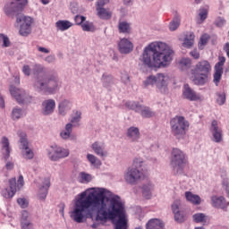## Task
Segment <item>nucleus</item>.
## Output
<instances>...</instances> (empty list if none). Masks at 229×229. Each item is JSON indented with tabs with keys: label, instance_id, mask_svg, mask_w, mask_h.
<instances>
[{
	"label": "nucleus",
	"instance_id": "obj_15",
	"mask_svg": "<svg viewBox=\"0 0 229 229\" xmlns=\"http://www.w3.org/2000/svg\"><path fill=\"white\" fill-rule=\"evenodd\" d=\"M225 62H226V58L225 56L219 57V62L215 65L213 81L216 87L219 85L221 78L223 77V65H225Z\"/></svg>",
	"mask_w": 229,
	"mask_h": 229
},
{
	"label": "nucleus",
	"instance_id": "obj_16",
	"mask_svg": "<svg viewBox=\"0 0 229 229\" xmlns=\"http://www.w3.org/2000/svg\"><path fill=\"white\" fill-rule=\"evenodd\" d=\"M38 187L39 199H46V198H47V191H49V187H51V181L49 178L40 179V182H38Z\"/></svg>",
	"mask_w": 229,
	"mask_h": 229
},
{
	"label": "nucleus",
	"instance_id": "obj_63",
	"mask_svg": "<svg viewBox=\"0 0 229 229\" xmlns=\"http://www.w3.org/2000/svg\"><path fill=\"white\" fill-rule=\"evenodd\" d=\"M5 167L8 171H12V169H13V163L12 162H7L6 165H5Z\"/></svg>",
	"mask_w": 229,
	"mask_h": 229
},
{
	"label": "nucleus",
	"instance_id": "obj_18",
	"mask_svg": "<svg viewBox=\"0 0 229 229\" xmlns=\"http://www.w3.org/2000/svg\"><path fill=\"white\" fill-rule=\"evenodd\" d=\"M56 108V102L54 99H47L42 102L41 114L43 115H51Z\"/></svg>",
	"mask_w": 229,
	"mask_h": 229
},
{
	"label": "nucleus",
	"instance_id": "obj_45",
	"mask_svg": "<svg viewBox=\"0 0 229 229\" xmlns=\"http://www.w3.org/2000/svg\"><path fill=\"white\" fill-rule=\"evenodd\" d=\"M87 158L92 165H96L97 162H98V164L101 165V161H99V159H98V157H96V156H94L92 154H88Z\"/></svg>",
	"mask_w": 229,
	"mask_h": 229
},
{
	"label": "nucleus",
	"instance_id": "obj_61",
	"mask_svg": "<svg viewBox=\"0 0 229 229\" xmlns=\"http://www.w3.org/2000/svg\"><path fill=\"white\" fill-rule=\"evenodd\" d=\"M21 229H33V224L32 223L22 224Z\"/></svg>",
	"mask_w": 229,
	"mask_h": 229
},
{
	"label": "nucleus",
	"instance_id": "obj_22",
	"mask_svg": "<svg viewBox=\"0 0 229 229\" xmlns=\"http://www.w3.org/2000/svg\"><path fill=\"white\" fill-rule=\"evenodd\" d=\"M1 145L2 155L4 160H8L10 158V153L12 152V148H10V140H8V138L4 136L1 140Z\"/></svg>",
	"mask_w": 229,
	"mask_h": 229
},
{
	"label": "nucleus",
	"instance_id": "obj_31",
	"mask_svg": "<svg viewBox=\"0 0 229 229\" xmlns=\"http://www.w3.org/2000/svg\"><path fill=\"white\" fill-rule=\"evenodd\" d=\"M199 19L197 20V24H203L205 22L207 17H208V9L203 7L200 8L199 11Z\"/></svg>",
	"mask_w": 229,
	"mask_h": 229
},
{
	"label": "nucleus",
	"instance_id": "obj_29",
	"mask_svg": "<svg viewBox=\"0 0 229 229\" xmlns=\"http://www.w3.org/2000/svg\"><path fill=\"white\" fill-rule=\"evenodd\" d=\"M153 191V184L147 182L142 185L141 192L145 199H151V191Z\"/></svg>",
	"mask_w": 229,
	"mask_h": 229
},
{
	"label": "nucleus",
	"instance_id": "obj_14",
	"mask_svg": "<svg viewBox=\"0 0 229 229\" xmlns=\"http://www.w3.org/2000/svg\"><path fill=\"white\" fill-rule=\"evenodd\" d=\"M48 157L50 160L56 162L60 158L69 157V149L58 147V145H53L48 149Z\"/></svg>",
	"mask_w": 229,
	"mask_h": 229
},
{
	"label": "nucleus",
	"instance_id": "obj_1",
	"mask_svg": "<svg viewBox=\"0 0 229 229\" xmlns=\"http://www.w3.org/2000/svg\"><path fill=\"white\" fill-rule=\"evenodd\" d=\"M70 217L79 224L85 223L88 219L106 222L118 217L114 222V229H128L124 202L121 197L103 188L89 194L87 191L81 193L73 210L70 212Z\"/></svg>",
	"mask_w": 229,
	"mask_h": 229
},
{
	"label": "nucleus",
	"instance_id": "obj_60",
	"mask_svg": "<svg viewBox=\"0 0 229 229\" xmlns=\"http://www.w3.org/2000/svg\"><path fill=\"white\" fill-rule=\"evenodd\" d=\"M56 58L55 57V55H48L45 59V61H47V64H53Z\"/></svg>",
	"mask_w": 229,
	"mask_h": 229
},
{
	"label": "nucleus",
	"instance_id": "obj_25",
	"mask_svg": "<svg viewBox=\"0 0 229 229\" xmlns=\"http://www.w3.org/2000/svg\"><path fill=\"white\" fill-rule=\"evenodd\" d=\"M91 148L98 157H106L108 155V152L105 150V143L96 141L92 144Z\"/></svg>",
	"mask_w": 229,
	"mask_h": 229
},
{
	"label": "nucleus",
	"instance_id": "obj_4",
	"mask_svg": "<svg viewBox=\"0 0 229 229\" xmlns=\"http://www.w3.org/2000/svg\"><path fill=\"white\" fill-rule=\"evenodd\" d=\"M123 180L128 185H139L144 180V161L135 158L132 166L124 171Z\"/></svg>",
	"mask_w": 229,
	"mask_h": 229
},
{
	"label": "nucleus",
	"instance_id": "obj_55",
	"mask_svg": "<svg viewBox=\"0 0 229 229\" xmlns=\"http://www.w3.org/2000/svg\"><path fill=\"white\" fill-rule=\"evenodd\" d=\"M222 185L224 187V189H225V192L227 194V196L229 197V182H228V179H224L222 182Z\"/></svg>",
	"mask_w": 229,
	"mask_h": 229
},
{
	"label": "nucleus",
	"instance_id": "obj_51",
	"mask_svg": "<svg viewBox=\"0 0 229 229\" xmlns=\"http://www.w3.org/2000/svg\"><path fill=\"white\" fill-rule=\"evenodd\" d=\"M81 120V112L76 111L75 115L72 117L71 123L74 124V123H78Z\"/></svg>",
	"mask_w": 229,
	"mask_h": 229
},
{
	"label": "nucleus",
	"instance_id": "obj_64",
	"mask_svg": "<svg viewBox=\"0 0 229 229\" xmlns=\"http://www.w3.org/2000/svg\"><path fill=\"white\" fill-rule=\"evenodd\" d=\"M224 51L226 53L227 57L229 58V43H225L224 46Z\"/></svg>",
	"mask_w": 229,
	"mask_h": 229
},
{
	"label": "nucleus",
	"instance_id": "obj_37",
	"mask_svg": "<svg viewBox=\"0 0 229 229\" xmlns=\"http://www.w3.org/2000/svg\"><path fill=\"white\" fill-rule=\"evenodd\" d=\"M98 15L100 19H110L112 13L106 11L105 8H97Z\"/></svg>",
	"mask_w": 229,
	"mask_h": 229
},
{
	"label": "nucleus",
	"instance_id": "obj_23",
	"mask_svg": "<svg viewBox=\"0 0 229 229\" xmlns=\"http://www.w3.org/2000/svg\"><path fill=\"white\" fill-rule=\"evenodd\" d=\"M126 135L131 142H139V139H140V131L138 127L132 126L127 130Z\"/></svg>",
	"mask_w": 229,
	"mask_h": 229
},
{
	"label": "nucleus",
	"instance_id": "obj_28",
	"mask_svg": "<svg viewBox=\"0 0 229 229\" xmlns=\"http://www.w3.org/2000/svg\"><path fill=\"white\" fill-rule=\"evenodd\" d=\"M185 198L187 201H190V203H192V205H200L201 204V197L199 195H196L191 191L185 192Z\"/></svg>",
	"mask_w": 229,
	"mask_h": 229
},
{
	"label": "nucleus",
	"instance_id": "obj_19",
	"mask_svg": "<svg viewBox=\"0 0 229 229\" xmlns=\"http://www.w3.org/2000/svg\"><path fill=\"white\" fill-rule=\"evenodd\" d=\"M182 96L184 99H188V101H199V99H200L198 93H196V91H194V89H192L189 84H184Z\"/></svg>",
	"mask_w": 229,
	"mask_h": 229
},
{
	"label": "nucleus",
	"instance_id": "obj_13",
	"mask_svg": "<svg viewBox=\"0 0 229 229\" xmlns=\"http://www.w3.org/2000/svg\"><path fill=\"white\" fill-rule=\"evenodd\" d=\"M18 135L20 137V144L22 157L27 160H31V158L35 157V154L33 153V150L30 148V142L28 141L26 132L19 131Z\"/></svg>",
	"mask_w": 229,
	"mask_h": 229
},
{
	"label": "nucleus",
	"instance_id": "obj_12",
	"mask_svg": "<svg viewBox=\"0 0 229 229\" xmlns=\"http://www.w3.org/2000/svg\"><path fill=\"white\" fill-rule=\"evenodd\" d=\"M10 92L19 105H30V103H33V97L26 93L22 89L11 86Z\"/></svg>",
	"mask_w": 229,
	"mask_h": 229
},
{
	"label": "nucleus",
	"instance_id": "obj_30",
	"mask_svg": "<svg viewBox=\"0 0 229 229\" xmlns=\"http://www.w3.org/2000/svg\"><path fill=\"white\" fill-rule=\"evenodd\" d=\"M195 38L196 36L194 35V32L187 33L182 43L183 47H187L188 49H190V47H192V46H194Z\"/></svg>",
	"mask_w": 229,
	"mask_h": 229
},
{
	"label": "nucleus",
	"instance_id": "obj_26",
	"mask_svg": "<svg viewBox=\"0 0 229 229\" xmlns=\"http://www.w3.org/2000/svg\"><path fill=\"white\" fill-rule=\"evenodd\" d=\"M164 222L158 218H152L146 224V229H164Z\"/></svg>",
	"mask_w": 229,
	"mask_h": 229
},
{
	"label": "nucleus",
	"instance_id": "obj_49",
	"mask_svg": "<svg viewBox=\"0 0 229 229\" xmlns=\"http://www.w3.org/2000/svg\"><path fill=\"white\" fill-rule=\"evenodd\" d=\"M74 21L78 26H81V24H83V22H85V21H87V17L77 14L74 17Z\"/></svg>",
	"mask_w": 229,
	"mask_h": 229
},
{
	"label": "nucleus",
	"instance_id": "obj_9",
	"mask_svg": "<svg viewBox=\"0 0 229 229\" xmlns=\"http://www.w3.org/2000/svg\"><path fill=\"white\" fill-rule=\"evenodd\" d=\"M125 106L130 110L140 114L141 117L144 119H150V117H155V111H153L149 106L140 105L139 102H126Z\"/></svg>",
	"mask_w": 229,
	"mask_h": 229
},
{
	"label": "nucleus",
	"instance_id": "obj_7",
	"mask_svg": "<svg viewBox=\"0 0 229 229\" xmlns=\"http://www.w3.org/2000/svg\"><path fill=\"white\" fill-rule=\"evenodd\" d=\"M145 85H155L158 92H161V94H167V91L169 90V75L165 73L150 75L145 81Z\"/></svg>",
	"mask_w": 229,
	"mask_h": 229
},
{
	"label": "nucleus",
	"instance_id": "obj_54",
	"mask_svg": "<svg viewBox=\"0 0 229 229\" xmlns=\"http://www.w3.org/2000/svg\"><path fill=\"white\" fill-rule=\"evenodd\" d=\"M22 72L25 74V76H30L31 74V69L30 68V65L25 64L22 67Z\"/></svg>",
	"mask_w": 229,
	"mask_h": 229
},
{
	"label": "nucleus",
	"instance_id": "obj_24",
	"mask_svg": "<svg viewBox=\"0 0 229 229\" xmlns=\"http://www.w3.org/2000/svg\"><path fill=\"white\" fill-rule=\"evenodd\" d=\"M211 203L216 208H223V210L228 207V202H226L225 197L213 196L211 197Z\"/></svg>",
	"mask_w": 229,
	"mask_h": 229
},
{
	"label": "nucleus",
	"instance_id": "obj_5",
	"mask_svg": "<svg viewBox=\"0 0 229 229\" xmlns=\"http://www.w3.org/2000/svg\"><path fill=\"white\" fill-rule=\"evenodd\" d=\"M210 71H212V66L208 61L198 62L195 68L191 70V74L193 75L194 85H207L208 83V76H210Z\"/></svg>",
	"mask_w": 229,
	"mask_h": 229
},
{
	"label": "nucleus",
	"instance_id": "obj_35",
	"mask_svg": "<svg viewBox=\"0 0 229 229\" xmlns=\"http://www.w3.org/2000/svg\"><path fill=\"white\" fill-rule=\"evenodd\" d=\"M191 65H192V62L189 58H182L179 62V67L182 71H187V69H191Z\"/></svg>",
	"mask_w": 229,
	"mask_h": 229
},
{
	"label": "nucleus",
	"instance_id": "obj_43",
	"mask_svg": "<svg viewBox=\"0 0 229 229\" xmlns=\"http://www.w3.org/2000/svg\"><path fill=\"white\" fill-rule=\"evenodd\" d=\"M216 103L217 105L223 106L224 103H226V95L225 93H217L216 94Z\"/></svg>",
	"mask_w": 229,
	"mask_h": 229
},
{
	"label": "nucleus",
	"instance_id": "obj_32",
	"mask_svg": "<svg viewBox=\"0 0 229 229\" xmlns=\"http://www.w3.org/2000/svg\"><path fill=\"white\" fill-rule=\"evenodd\" d=\"M180 22H181L180 15L175 14L173 21L169 24L170 31H176V30L180 28Z\"/></svg>",
	"mask_w": 229,
	"mask_h": 229
},
{
	"label": "nucleus",
	"instance_id": "obj_42",
	"mask_svg": "<svg viewBox=\"0 0 229 229\" xmlns=\"http://www.w3.org/2000/svg\"><path fill=\"white\" fill-rule=\"evenodd\" d=\"M81 178L82 183H89V182H92V175L85 172L81 173Z\"/></svg>",
	"mask_w": 229,
	"mask_h": 229
},
{
	"label": "nucleus",
	"instance_id": "obj_62",
	"mask_svg": "<svg viewBox=\"0 0 229 229\" xmlns=\"http://www.w3.org/2000/svg\"><path fill=\"white\" fill-rule=\"evenodd\" d=\"M38 51L40 53H45L46 55H49V49L43 47H38Z\"/></svg>",
	"mask_w": 229,
	"mask_h": 229
},
{
	"label": "nucleus",
	"instance_id": "obj_2",
	"mask_svg": "<svg viewBox=\"0 0 229 229\" xmlns=\"http://www.w3.org/2000/svg\"><path fill=\"white\" fill-rule=\"evenodd\" d=\"M174 51L164 42H154L145 47L140 62L148 69L167 67L171 65Z\"/></svg>",
	"mask_w": 229,
	"mask_h": 229
},
{
	"label": "nucleus",
	"instance_id": "obj_8",
	"mask_svg": "<svg viewBox=\"0 0 229 229\" xmlns=\"http://www.w3.org/2000/svg\"><path fill=\"white\" fill-rule=\"evenodd\" d=\"M185 165V154L180 148L172 150L170 165L175 174L183 173V165Z\"/></svg>",
	"mask_w": 229,
	"mask_h": 229
},
{
	"label": "nucleus",
	"instance_id": "obj_41",
	"mask_svg": "<svg viewBox=\"0 0 229 229\" xmlns=\"http://www.w3.org/2000/svg\"><path fill=\"white\" fill-rule=\"evenodd\" d=\"M102 81L104 87H110V85L114 83V79L112 78V75L104 74L102 77Z\"/></svg>",
	"mask_w": 229,
	"mask_h": 229
},
{
	"label": "nucleus",
	"instance_id": "obj_17",
	"mask_svg": "<svg viewBox=\"0 0 229 229\" xmlns=\"http://www.w3.org/2000/svg\"><path fill=\"white\" fill-rule=\"evenodd\" d=\"M118 50L122 55H129L133 51V43L128 38H122L118 42Z\"/></svg>",
	"mask_w": 229,
	"mask_h": 229
},
{
	"label": "nucleus",
	"instance_id": "obj_33",
	"mask_svg": "<svg viewBox=\"0 0 229 229\" xmlns=\"http://www.w3.org/2000/svg\"><path fill=\"white\" fill-rule=\"evenodd\" d=\"M55 26L60 31H65V30L72 28V24L69 21H56Z\"/></svg>",
	"mask_w": 229,
	"mask_h": 229
},
{
	"label": "nucleus",
	"instance_id": "obj_11",
	"mask_svg": "<svg viewBox=\"0 0 229 229\" xmlns=\"http://www.w3.org/2000/svg\"><path fill=\"white\" fill-rule=\"evenodd\" d=\"M26 4H28V0H12V2L7 3L4 5V13L8 17H11V15H15V13L22 12V10L26 8Z\"/></svg>",
	"mask_w": 229,
	"mask_h": 229
},
{
	"label": "nucleus",
	"instance_id": "obj_59",
	"mask_svg": "<svg viewBox=\"0 0 229 229\" xmlns=\"http://www.w3.org/2000/svg\"><path fill=\"white\" fill-rule=\"evenodd\" d=\"M191 56H192L193 58H195V60L199 59V52H198V50H193L190 53Z\"/></svg>",
	"mask_w": 229,
	"mask_h": 229
},
{
	"label": "nucleus",
	"instance_id": "obj_47",
	"mask_svg": "<svg viewBox=\"0 0 229 229\" xmlns=\"http://www.w3.org/2000/svg\"><path fill=\"white\" fill-rule=\"evenodd\" d=\"M174 220L177 223H183L185 221V216H183V213H181L180 211L177 213H174Z\"/></svg>",
	"mask_w": 229,
	"mask_h": 229
},
{
	"label": "nucleus",
	"instance_id": "obj_39",
	"mask_svg": "<svg viewBox=\"0 0 229 229\" xmlns=\"http://www.w3.org/2000/svg\"><path fill=\"white\" fill-rule=\"evenodd\" d=\"M120 33H129L131 27L130 24L126 21H122L118 25Z\"/></svg>",
	"mask_w": 229,
	"mask_h": 229
},
{
	"label": "nucleus",
	"instance_id": "obj_6",
	"mask_svg": "<svg viewBox=\"0 0 229 229\" xmlns=\"http://www.w3.org/2000/svg\"><path fill=\"white\" fill-rule=\"evenodd\" d=\"M189 121H187L183 116L176 115L170 120L172 135L176 137V139L185 137V135H187V131H189Z\"/></svg>",
	"mask_w": 229,
	"mask_h": 229
},
{
	"label": "nucleus",
	"instance_id": "obj_56",
	"mask_svg": "<svg viewBox=\"0 0 229 229\" xmlns=\"http://www.w3.org/2000/svg\"><path fill=\"white\" fill-rule=\"evenodd\" d=\"M207 42H208V35L207 34H204L201 36L200 38V41H199V44L201 46H205L207 44Z\"/></svg>",
	"mask_w": 229,
	"mask_h": 229
},
{
	"label": "nucleus",
	"instance_id": "obj_44",
	"mask_svg": "<svg viewBox=\"0 0 229 229\" xmlns=\"http://www.w3.org/2000/svg\"><path fill=\"white\" fill-rule=\"evenodd\" d=\"M182 205V201L180 199H175L172 204V210L174 214L180 212V206Z\"/></svg>",
	"mask_w": 229,
	"mask_h": 229
},
{
	"label": "nucleus",
	"instance_id": "obj_52",
	"mask_svg": "<svg viewBox=\"0 0 229 229\" xmlns=\"http://www.w3.org/2000/svg\"><path fill=\"white\" fill-rule=\"evenodd\" d=\"M216 26H217V28H223V26H225V24H226V20H225V18H221L219 17L216 21H215Z\"/></svg>",
	"mask_w": 229,
	"mask_h": 229
},
{
	"label": "nucleus",
	"instance_id": "obj_57",
	"mask_svg": "<svg viewBox=\"0 0 229 229\" xmlns=\"http://www.w3.org/2000/svg\"><path fill=\"white\" fill-rule=\"evenodd\" d=\"M109 0H98L97 8H103L105 4H108Z\"/></svg>",
	"mask_w": 229,
	"mask_h": 229
},
{
	"label": "nucleus",
	"instance_id": "obj_50",
	"mask_svg": "<svg viewBox=\"0 0 229 229\" xmlns=\"http://www.w3.org/2000/svg\"><path fill=\"white\" fill-rule=\"evenodd\" d=\"M122 81L124 83V85H130V74L128 72H123L122 73Z\"/></svg>",
	"mask_w": 229,
	"mask_h": 229
},
{
	"label": "nucleus",
	"instance_id": "obj_21",
	"mask_svg": "<svg viewBox=\"0 0 229 229\" xmlns=\"http://www.w3.org/2000/svg\"><path fill=\"white\" fill-rule=\"evenodd\" d=\"M211 131L213 133L215 142H221V140H223V131L219 128L217 121L216 120L211 123Z\"/></svg>",
	"mask_w": 229,
	"mask_h": 229
},
{
	"label": "nucleus",
	"instance_id": "obj_34",
	"mask_svg": "<svg viewBox=\"0 0 229 229\" xmlns=\"http://www.w3.org/2000/svg\"><path fill=\"white\" fill-rule=\"evenodd\" d=\"M82 31H89L94 33L96 31V26L92 21H86L81 24Z\"/></svg>",
	"mask_w": 229,
	"mask_h": 229
},
{
	"label": "nucleus",
	"instance_id": "obj_27",
	"mask_svg": "<svg viewBox=\"0 0 229 229\" xmlns=\"http://www.w3.org/2000/svg\"><path fill=\"white\" fill-rule=\"evenodd\" d=\"M58 108L60 115H65V114H67V112L72 108V103H71L69 100H63L59 104Z\"/></svg>",
	"mask_w": 229,
	"mask_h": 229
},
{
	"label": "nucleus",
	"instance_id": "obj_53",
	"mask_svg": "<svg viewBox=\"0 0 229 229\" xmlns=\"http://www.w3.org/2000/svg\"><path fill=\"white\" fill-rule=\"evenodd\" d=\"M17 203L20 205V207H21V208H27L28 207V201L26 199H18Z\"/></svg>",
	"mask_w": 229,
	"mask_h": 229
},
{
	"label": "nucleus",
	"instance_id": "obj_20",
	"mask_svg": "<svg viewBox=\"0 0 229 229\" xmlns=\"http://www.w3.org/2000/svg\"><path fill=\"white\" fill-rule=\"evenodd\" d=\"M17 179L12 178L9 180V189H5V192L4 193V198L10 199L15 196V192H17Z\"/></svg>",
	"mask_w": 229,
	"mask_h": 229
},
{
	"label": "nucleus",
	"instance_id": "obj_46",
	"mask_svg": "<svg viewBox=\"0 0 229 229\" xmlns=\"http://www.w3.org/2000/svg\"><path fill=\"white\" fill-rule=\"evenodd\" d=\"M0 40L3 41V47H10V38L6 35L0 33Z\"/></svg>",
	"mask_w": 229,
	"mask_h": 229
},
{
	"label": "nucleus",
	"instance_id": "obj_58",
	"mask_svg": "<svg viewBox=\"0 0 229 229\" xmlns=\"http://www.w3.org/2000/svg\"><path fill=\"white\" fill-rule=\"evenodd\" d=\"M24 185V177L22 175H20L17 181V187L18 189H21V187H23Z\"/></svg>",
	"mask_w": 229,
	"mask_h": 229
},
{
	"label": "nucleus",
	"instance_id": "obj_38",
	"mask_svg": "<svg viewBox=\"0 0 229 229\" xmlns=\"http://www.w3.org/2000/svg\"><path fill=\"white\" fill-rule=\"evenodd\" d=\"M195 223H207V216L203 213H197L192 216Z\"/></svg>",
	"mask_w": 229,
	"mask_h": 229
},
{
	"label": "nucleus",
	"instance_id": "obj_36",
	"mask_svg": "<svg viewBox=\"0 0 229 229\" xmlns=\"http://www.w3.org/2000/svg\"><path fill=\"white\" fill-rule=\"evenodd\" d=\"M71 133H72V123H67L65 125V130L60 133V136L62 139L67 140L71 137Z\"/></svg>",
	"mask_w": 229,
	"mask_h": 229
},
{
	"label": "nucleus",
	"instance_id": "obj_3",
	"mask_svg": "<svg viewBox=\"0 0 229 229\" xmlns=\"http://www.w3.org/2000/svg\"><path fill=\"white\" fill-rule=\"evenodd\" d=\"M33 74L35 76L33 87L37 92L55 94L60 89V78L56 72L47 73L42 65L36 64Z\"/></svg>",
	"mask_w": 229,
	"mask_h": 229
},
{
	"label": "nucleus",
	"instance_id": "obj_48",
	"mask_svg": "<svg viewBox=\"0 0 229 229\" xmlns=\"http://www.w3.org/2000/svg\"><path fill=\"white\" fill-rule=\"evenodd\" d=\"M30 217V213L27 210L21 211V225H24L26 223H31L28 221V218Z\"/></svg>",
	"mask_w": 229,
	"mask_h": 229
},
{
	"label": "nucleus",
	"instance_id": "obj_40",
	"mask_svg": "<svg viewBox=\"0 0 229 229\" xmlns=\"http://www.w3.org/2000/svg\"><path fill=\"white\" fill-rule=\"evenodd\" d=\"M21 117H22V109L19 107L13 108L12 111V119H13V121H17L21 119Z\"/></svg>",
	"mask_w": 229,
	"mask_h": 229
},
{
	"label": "nucleus",
	"instance_id": "obj_10",
	"mask_svg": "<svg viewBox=\"0 0 229 229\" xmlns=\"http://www.w3.org/2000/svg\"><path fill=\"white\" fill-rule=\"evenodd\" d=\"M16 24H20L19 33L21 37H28L31 33V24H33V19L30 16H24V14L17 13Z\"/></svg>",
	"mask_w": 229,
	"mask_h": 229
}]
</instances>
